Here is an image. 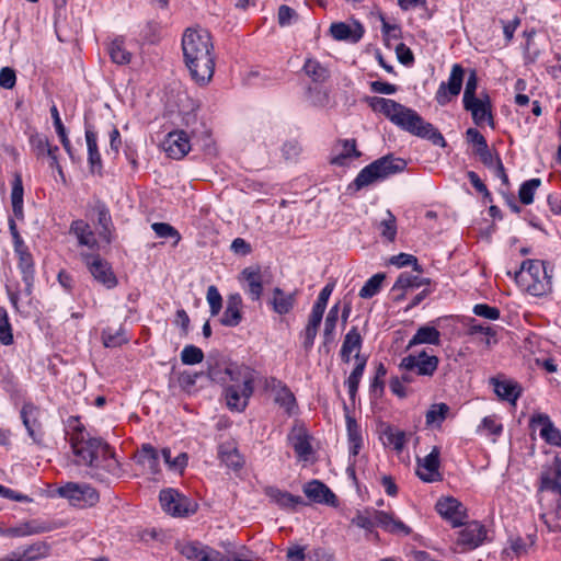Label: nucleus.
Listing matches in <instances>:
<instances>
[{
  "mask_svg": "<svg viewBox=\"0 0 561 561\" xmlns=\"http://www.w3.org/2000/svg\"><path fill=\"white\" fill-rule=\"evenodd\" d=\"M73 423L69 442L78 458L77 463L87 467L85 474L101 483H108L111 477H118L122 467L112 447L102 438L91 436L78 420Z\"/></svg>",
  "mask_w": 561,
  "mask_h": 561,
  "instance_id": "nucleus-1",
  "label": "nucleus"
},
{
  "mask_svg": "<svg viewBox=\"0 0 561 561\" xmlns=\"http://www.w3.org/2000/svg\"><path fill=\"white\" fill-rule=\"evenodd\" d=\"M210 33L197 27H188L182 35V51L191 78L199 85L210 82L215 72V53Z\"/></svg>",
  "mask_w": 561,
  "mask_h": 561,
  "instance_id": "nucleus-2",
  "label": "nucleus"
},
{
  "mask_svg": "<svg viewBox=\"0 0 561 561\" xmlns=\"http://www.w3.org/2000/svg\"><path fill=\"white\" fill-rule=\"evenodd\" d=\"M380 112L394 125L404 131L431 141L434 146L446 147L447 142L442 133L431 123L425 122L410 107H380Z\"/></svg>",
  "mask_w": 561,
  "mask_h": 561,
  "instance_id": "nucleus-3",
  "label": "nucleus"
},
{
  "mask_svg": "<svg viewBox=\"0 0 561 561\" xmlns=\"http://www.w3.org/2000/svg\"><path fill=\"white\" fill-rule=\"evenodd\" d=\"M225 374L233 382L225 389L227 405L242 412L253 393L254 371L248 366L231 364L225 368Z\"/></svg>",
  "mask_w": 561,
  "mask_h": 561,
  "instance_id": "nucleus-4",
  "label": "nucleus"
},
{
  "mask_svg": "<svg viewBox=\"0 0 561 561\" xmlns=\"http://www.w3.org/2000/svg\"><path fill=\"white\" fill-rule=\"evenodd\" d=\"M405 168L407 161L404 159L394 157L393 154L383 156L363 168L353 181L352 186L356 191H359L400 173Z\"/></svg>",
  "mask_w": 561,
  "mask_h": 561,
  "instance_id": "nucleus-5",
  "label": "nucleus"
},
{
  "mask_svg": "<svg viewBox=\"0 0 561 561\" xmlns=\"http://www.w3.org/2000/svg\"><path fill=\"white\" fill-rule=\"evenodd\" d=\"M526 274L527 291L536 297H541L551 290V275L547 272L546 262L540 260H525L520 268L515 272V277Z\"/></svg>",
  "mask_w": 561,
  "mask_h": 561,
  "instance_id": "nucleus-6",
  "label": "nucleus"
},
{
  "mask_svg": "<svg viewBox=\"0 0 561 561\" xmlns=\"http://www.w3.org/2000/svg\"><path fill=\"white\" fill-rule=\"evenodd\" d=\"M238 279L249 299L259 301L263 294V286L270 283V273L260 265H251L240 272Z\"/></svg>",
  "mask_w": 561,
  "mask_h": 561,
  "instance_id": "nucleus-7",
  "label": "nucleus"
},
{
  "mask_svg": "<svg viewBox=\"0 0 561 561\" xmlns=\"http://www.w3.org/2000/svg\"><path fill=\"white\" fill-rule=\"evenodd\" d=\"M159 500L164 512L175 517H185L196 512L197 504L174 489L160 492Z\"/></svg>",
  "mask_w": 561,
  "mask_h": 561,
  "instance_id": "nucleus-8",
  "label": "nucleus"
},
{
  "mask_svg": "<svg viewBox=\"0 0 561 561\" xmlns=\"http://www.w3.org/2000/svg\"><path fill=\"white\" fill-rule=\"evenodd\" d=\"M439 359L426 351L404 356L399 365L402 370L414 371L419 377H432L438 368Z\"/></svg>",
  "mask_w": 561,
  "mask_h": 561,
  "instance_id": "nucleus-9",
  "label": "nucleus"
},
{
  "mask_svg": "<svg viewBox=\"0 0 561 561\" xmlns=\"http://www.w3.org/2000/svg\"><path fill=\"white\" fill-rule=\"evenodd\" d=\"M84 260L89 272L98 283L107 289L116 287L117 278L108 262L93 254L85 255Z\"/></svg>",
  "mask_w": 561,
  "mask_h": 561,
  "instance_id": "nucleus-10",
  "label": "nucleus"
},
{
  "mask_svg": "<svg viewBox=\"0 0 561 561\" xmlns=\"http://www.w3.org/2000/svg\"><path fill=\"white\" fill-rule=\"evenodd\" d=\"M538 491L561 494V458L559 456H556L550 463L542 467Z\"/></svg>",
  "mask_w": 561,
  "mask_h": 561,
  "instance_id": "nucleus-11",
  "label": "nucleus"
},
{
  "mask_svg": "<svg viewBox=\"0 0 561 561\" xmlns=\"http://www.w3.org/2000/svg\"><path fill=\"white\" fill-rule=\"evenodd\" d=\"M465 77V69L458 65L455 64L451 67V71L448 78L447 82H442L437 93L436 98L439 103H449L453 101L454 98H456L460 91L461 85Z\"/></svg>",
  "mask_w": 561,
  "mask_h": 561,
  "instance_id": "nucleus-12",
  "label": "nucleus"
},
{
  "mask_svg": "<svg viewBox=\"0 0 561 561\" xmlns=\"http://www.w3.org/2000/svg\"><path fill=\"white\" fill-rule=\"evenodd\" d=\"M437 513L446 520H448L453 527H458L465 524L467 518L466 508L462 503L455 497H443L436 503Z\"/></svg>",
  "mask_w": 561,
  "mask_h": 561,
  "instance_id": "nucleus-13",
  "label": "nucleus"
},
{
  "mask_svg": "<svg viewBox=\"0 0 561 561\" xmlns=\"http://www.w3.org/2000/svg\"><path fill=\"white\" fill-rule=\"evenodd\" d=\"M529 426L533 430L540 427V437L549 445L561 446V431L554 426L548 414L537 413L530 419Z\"/></svg>",
  "mask_w": 561,
  "mask_h": 561,
  "instance_id": "nucleus-14",
  "label": "nucleus"
},
{
  "mask_svg": "<svg viewBox=\"0 0 561 561\" xmlns=\"http://www.w3.org/2000/svg\"><path fill=\"white\" fill-rule=\"evenodd\" d=\"M163 148L172 159H182L191 150L190 137L186 130H173L167 135Z\"/></svg>",
  "mask_w": 561,
  "mask_h": 561,
  "instance_id": "nucleus-15",
  "label": "nucleus"
},
{
  "mask_svg": "<svg viewBox=\"0 0 561 561\" xmlns=\"http://www.w3.org/2000/svg\"><path fill=\"white\" fill-rule=\"evenodd\" d=\"M439 448L433 447L432 451L422 460L417 459L419 468L416 470L417 477L424 482H435L442 479L438 471L439 469Z\"/></svg>",
  "mask_w": 561,
  "mask_h": 561,
  "instance_id": "nucleus-16",
  "label": "nucleus"
},
{
  "mask_svg": "<svg viewBox=\"0 0 561 561\" xmlns=\"http://www.w3.org/2000/svg\"><path fill=\"white\" fill-rule=\"evenodd\" d=\"M486 537V530L478 522L466 524L458 534L457 545L466 550H471L480 546Z\"/></svg>",
  "mask_w": 561,
  "mask_h": 561,
  "instance_id": "nucleus-17",
  "label": "nucleus"
},
{
  "mask_svg": "<svg viewBox=\"0 0 561 561\" xmlns=\"http://www.w3.org/2000/svg\"><path fill=\"white\" fill-rule=\"evenodd\" d=\"M266 388L275 393V402L282 407L287 414L291 415L297 407L296 399L290 389L276 378L266 380Z\"/></svg>",
  "mask_w": 561,
  "mask_h": 561,
  "instance_id": "nucleus-18",
  "label": "nucleus"
},
{
  "mask_svg": "<svg viewBox=\"0 0 561 561\" xmlns=\"http://www.w3.org/2000/svg\"><path fill=\"white\" fill-rule=\"evenodd\" d=\"M134 460L142 471L151 474L160 472V457L158 450L150 444H142L134 455Z\"/></svg>",
  "mask_w": 561,
  "mask_h": 561,
  "instance_id": "nucleus-19",
  "label": "nucleus"
},
{
  "mask_svg": "<svg viewBox=\"0 0 561 561\" xmlns=\"http://www.w3.org/2000/svg\"><path fill=\"white\" fill-rule=\"evenodd\" d=\"M264 494L272 503L282 510L295 511L298 505L304 504V499L301 496L294 495L287 491L278 489L277 486H265Z\"/></svg>",
  "mask_w": 561,
  "mask_h": 561,
  "instance_id": "nucleus-20",
  "label": "nucleus"
},
{
  "mask_svg": "<svg viewBox=\"0 0 561 561\" xmlns=\"http://www.w3.org/2000/svg\"><path fill=\"white\" fill-rule=\"evenodd\" d=\"M39 410L31 403L22 407L21 419L28 433V436L35 443H39L43 438L42 425L38 421Z\"/></svg>",
  "mask_w": 561,
  "mask_h": 561,
  "instance_id": "nucleus-21",
  "label": "nucleus"
},
{
  "mask_svg": "<svg viewBox=\"0 0 561 561\" xmlns=\"http://www.w3.org/2000/svg\"><path fill=\"white\" fill-rule=\"evenodd\" d=\"M362 152L357 150L355 139H340L333 148L331 163L343 167L350 159H357Z\"/></svg>",
  "mask_w": 561,
  "mask_h": 561,
  "instance_id": "nucleus-22",
  "label": "nucleus"
},
{
  "mask_svg": "<svg viewBox=\"0 0 561 561\" xmlns=\"http://www.w3.org/2000/svg\"><path fill=\"white\" fill-rule=\"evenodd\" d=\"M242 306L241 295L239 293L230 294L220 323L225 327H237L242 320Z\"/></svg>",
  "mask_w": 561,
  "mask_h": 561,
  "instance_id": "nucleus-23",
  "label": "nucleus"
},
{
  "mask_svg": "<svg viewBox=\"0 0 561 561\" xmlns=\"http://www.w3.org/2000/svg\"><path fill=\"white\" fill-rule=\"evenodd\" d=\"M267 304L275 313L279 316L287 314L296 305V293H285L282 288L275 287Z\"/></svg>",
  "mask_w": 561,
  "mask_h": 561,
  "instance_id": "nucleus-24",
  "label": "nucleus"
},
{
  "mask_svg": "<svg viewBox=\"0 0 561 561\" xmlns=\"http://www.w3.org/2000/svg\"><path fill=\"white\" fill-rule=\"evenodd\" d=\"M304 493L313 502L324 503L333 506L336 504L335 494L319 480H312L305 484Z\"/></svg>",
  "mask_w": 561,
  "mask_h": 561,
  "instance_id": "nucleus-25",
  "label": "nucleus"
},
{
  "mask_svg": "<svg viewBox=\"0 0 561 561\" xmlns=\"http://www.w3.org/2000/svg\"><path fill=\"white\" fill-rule=\"evenodd\" d=\"M376 526L396 535L408 536L411 534V528L400 519H397L393 514L383 511H374Z\"/></svg>",
  "mask_w": 561,
  "mask_h": 561,
  "instance_id": "nucleus-26",
  "label": "nucleus"
},
{
  "mask_svg": "<svg viewBox=\"0 0 561 561\" xmlns=\"http://www.w3.org/2000/svg\"><path fill=\"white\" fill-rule=\"evenodd\" d=\"M288 439L297 457L305 461L309 460L313 449L310 444V437L306 430L302 427L294 428L288 435Z\"/></svg>",
  "mask_w": 561,
  "mask_h": 561,
  "instance_id": "nucleus-27",
  "label": "nucleus"
},
{
  "mask_svg": "<svg viewBox=\"0 0 561 561\" xmlns=\"http://www.w3.org/2000/svg\"><path fill=\"white\" fill-rule=\"evenodd\" d=\"M49 529L50 528L46 523L37 519H32L9 527L5 530H3L2 534L7 537H25L36 534H43L45 531H48Z\"/></svg>",
  "mask_w": 561,
  "mask_h": 561,
  "instance_id": "nucleus-28",
  "label": "nucleus"
},
{
  "mask_svg": "<svg viewBox=\"0 0 561 561\" xmlns=\"http://www.w3.org/2000/svg\"><path fill=\"white\" fill-rule=\"evenodd\" d=\"M478 88V78L474 70H470L469 76L466 80V87L463 91L462 105L465 106H481L490 105V99L485 95L484 99L476 96Z\"/></svg>",
  "mask_w": 561,
  "mask_h": 561,
  "instance_id": "nucleus-29",
  "label": "nucleus"
},
{
  "mask_svg": "<svg viewBox=\"0 0 561 561\" xmlns=\"http://www.w3.org/2000/svg\"><path fill=\"white\" fill-rule=\"evenodd\" d=\"M70 232L76 236L80 245L88 247L89 249H95L98 247L94 232L84 220L78 219L72 221Z\"/></svg>",
  "mask_w": 561,
  "mask_h": 561,
  "instance_id": "nucleus-30",
  "label": "nucleus"
},
{
  "mask_svg": "<svg viewBox=\"0 0 561 561\" xmlns=\"http://www.w3.org/2000/svg\"><path fill=\"white\" fill-rule=\"evenodd\" d=\"M491 382L494 386L495 393L505 401L511 403H515L517 399L522 394V389L517 382L513 380H499L496 378H492Z\"/></svg>",
  "mask_w": 561,
  "mask_h": 561,
  "instance_id": "nucleus-31",
  "label": "nucleus"
},
{
  "mask_svg": "<svg viewBox=\"0 0 561 561\" xmlns=\"http://www.w3.org/2000/svg\"><path fill=\"white\" fill-rule=\"evenodd\" d=\"M98 214V224L100 225L99 236L106 243L112 241L113 221L107 206L98 202L94 207Z\"/></svg>",
  "mask_w": 561,
  "mask_h": 561,
  "instance_id": "nucleus-32",
  "label": "nucleus"
},
{
  "mask_svg": "<svg viewBox=\"0 0 561 561\" xmlns=\"http://www.w3.org/2000/svg\"><path fill=\"white\" fill-rule=\"evenodd\" d=\"M356 365L352 373L350 374L348 378L345 380V386L347 387L350 399L352 401L355 400L358 386L360 382V379L364 375L367 358L365 356H360V354H355Z\"/></svg>",
  "mask_w": 561,
  "mask_h": 561,
  "instance_id": "nucleus-33",
  "label": "nucleus"
},
{
  "mask_svg": "<svg viewBox=\"0 0 561 561\" xmlns=\"http://www.w3.org/2000/svg\"><path fill=\"white\" fill-rule=\"evenodd\" d=\"M419 344H431V345H439L440 344V332L431 325L420 327L413 337L409 341L408 348H411L414 345Z\"/></svg>",
  "mask_w": 561,
  "mask_h": 561,
  "instance_id": "nucleus-34",
  "label": "nucleus"
},
{
  "mask_svg": "<svg viewBox=\"0 0 561 561\" xmlns=\"http://www.w3.org/2000/svg\"><path fill=\"white\" fill-rule=\"evenodd\" d=\"M430 283V278L421 277L419 275H413L404 272L398 276L396 283L391 288V293H396L398 290L415 289L422 286H428Z\"/></svg>",
  "mask_w": 561,
  "mask_h": 561,
  "instance_id": "nucleus-35",
  "label": "nucleus"
},
{
  "mask_svg": "<svg viewBox=\"0 0 561 561\" xmlns=\"http://www.w3.org/2000/svg\"><path fill=\"white\" fill-rule=\"evenodd\" d=\"M218 457L220 461L228 468L239 470L243 466V458L239 454L237 447L231 444H221L218 448Z\"/></svg>",
  "mask_w": 561,
  "mask_h": 561,
  "instance_id": "nucleus-36",
  "label": "nucleus"
},
{
  "mask_svg": "<svg viewBox=\"0 0 561 561\" xmlns=\"http://www.w3.org/2000/svg\"><path fill=\"white\" fill-rule=\"evenodd\" d=\"M85 141L88 146V162L92 172L102 168L101 154L98 149L96 135L90 130H85Z\"/></svg>",
  "mask_w": 561,
  "mask_h": 561,
  "instance_id": "nucleus-37",
  "label": "nucleus"
},
{
  "mask_svg": "<svg viewBox=\"0 0 561 561\" xmlns=\"http://www.w3.org/2000/svg\"><path fill=\"white\" fill-rule=\"evenodd\" d=\"M23 183L20 174H15L12 182L11 203L16 218L23 217Z\"/></svg>",
  "mask_w": 561,
  "mask_h": 561,
  "instance_id": "nucleus-38",
  "label": "nucleus"
},
{
  "mask_svg": "<svg viewBox=\"0 0 561 561\" xmlns=\"http://www.w3.org/2000/svg\"><path fill=\"white\" fill-rule=\"evenodd\" d=\"M14 252L18 255L19 262L18 267L22 276L35 275L34 260L28 251V247L23 244L22 247H15Z\"/></svg>",
  "mask_w": 561,
  "mask_h": 561,
  "instance_id": "nucleus-39",
  "label": "nucleus"
},
{
  "mask_svg": "<svg viewBox=\"0 0 561 561\" xmlns=\"http://www.w3.org/2000/svg\"><path fill=\"white\" fill-rule=\"evenodd\" d=\"M127 341L122 327L116 329L108 327L102 331V342L105 347H118Z\"/></svg>",
  "mask_w": 561,
  "mask_h": 561,
  "instance_id": "nucleus-40",
  "label": "nucleus"
},
{
  "mask_svg": "<svg viewBox=\"0 0 561 561\" xmlns=\"http://www.w3.org/2000/svg\"><path fill=\"white\" fill-rule=\"evenodd\" d=\"M304 71L314 82H323L329 77L328 69L312 58H308L305 61Z\"/></svg>",
  "mask_w": 561,
  "mask_h": 561,
  "instance_id": "nucleus-41",
  "label": "nucleus"
},
{
  "mask_svg": "<svg viewBox=\"0 0 561 561\" xmlns=\"http://www.w3.org/2000/svg\"><path fill=\"white\" fill-rule=\"evenodd\" d=\"M385 278L386 274L383 273H377L373 275L360 288L358 294L359 297L369 299L376 296L380 291Z\"/></svg>",
  "mask_w": 561,
  "mask_h": 561,
  "instance_id": "nucleus-42",
  "label": "nucleus"
},
{
  "mask_svg": "<svg viewBox=\"0 0 561 561\" xmlns=\"http://www.w3.org/2000/svg\"><path fill=\"white\" fill-rule=\"evenodd\" d=\"M181 125L193 136L201 134V128L205 127L204 123L199 122L195 107H191L181 114Z\"/></svg>",
  "mask_w": 561,
  "mask_h": 561,
  "instance_id": "nucleus-43",
  "label": "nucleus"
},
{
  "mask_svg": "<svg viewBox=\"0 0 561 561\" xmlns=\"http://www.w3.org/2000/svg\"><path fill=\"white\" fill-rule=\"evenodd\" d=\"M339 304H335L334 306L331 307L327 314L323 331L324 344H329L334 341V331L339 319Z\"/></svg>",
  "mask_w": 561,
  "mask_h": 561,
  "instance_id": "nucleus-44",
  "label": "nucleus"
},
{
  "mask_svg": "<svg viewBox=\"0 0 561 561\" xmlns=\"http://www.w3.org/2000/svg\"><path fill=\"white\" fill-rule=\"evenodd\" d=\"M108 54L113 62L126 65L130 61L131 55L125 48L123 41L114 39L108 46Z\"/></svg>",
  "mask_w": 561,
  "mask_h": 561,
  "instance_id": "nucleus-45",
  "label": "nucleus"
},
{
  "mask_svg": "<svg viewBox=\"0 0 561 561\" xmlns=\"http://www.w3.org/2000/svg\"><path fill=\"white\" fill-rule=\"evenodd\" d=\"M206 547L198 541H190L181 545L180 552L190 561H202Z\"/></svg>",
  "mask_w": 561,
  "mask_h": 561,
  "instance_id": "nucleus-46",
  "label": "nucleus"
},
{
  "mask_svg": "<svg viewBox=\"0 0 561 561\" xmlns=\"http://www.w3.org/2000/svg\"><path fill=\"white\" fill-rule=\"evenodd\" d=\"M449 411V407L446 403L433 404L426 412L425 419L427 425H440Z\"/></svg>",
  "mask_w": 561,
  "mask_h": 561,
  "instance_id": "nucleus-47",
  "label": "nucleus"
},
{
  "mask_svg": "<svg viewBox=\"0 0 561 561\" xmlns=\"http://www.w3.org/2000/svg\"><path fill=\"white\" fill-rule=\"evenodd\" d=\"M540 179H530L525 181L518 191V197L522 204L529 205L534 202L536 190L540 186Z\"/></svg>",
  "mask_w": 561,
  "mask_h": 561,
  "instance_id": "nucleus-48",
  "label": "nucleus"
},
{
  "mask_svg": "<svg viewBox=\"0 0 561 561\" xmlns=\"http://www.w3.org/2000/svg\"><path fill=\"white\" fill-rule=\"evenodd\" d=\"M82 484L68 482L65 485L58 488L57 493L65 499L71 501L75 505L80 504V496L82 495L81 491Z\"/></svg>",
  "mask_w": 561,
  "mask_h": 561,
  "instance_id": "nucleus-49",
  "label": "nucleus"
},
{
  "mask_svg": "<svg viewBox=\"0 0 561 561\" xmlns=\"http://www.w3.org/2000/svg\"><path fill=\"white\" fill-rule=\"evenodd\" d=\"M362 344H363V339L359 334V331H358L357 327H353L344 336V341H343L341 348L346 350L351 353L356 351V354H359Z\"/></svg>",
  "mask_w": 561,
  "mask_h": 561,
  "instance_id": "nucleus-50",
  "label": "nucleus"
},
{
  "mask_svg": "<svg viewBox=\"0 0 561 561\" xmlns=\"http://www.w3.org/2000/svg\"><path fill=\"white\" fill-rule=\"evenodd\" d=\"M204 359L203 351L195 345H185L181 352V362L184 365H196Z\"/></svg>",
  "mask_w": 561,
  "mask_h": 561,
  "instance_id": "nucleus-51",
  "label": "nucleus"
},
{
  "mask_svg": "<svg viewBox=\"0 0 561 561\" xmlns=\"http://www.w3.org/2000/svg\"><path fill=\"white\" fill-rule=\"evenodd\" d=\"M0 343L3 345H11L13 343L12 328L9 322L8 312L3 307H0Z\"/></svg>",
  "mask_w": 561,
  "mask_h": 561,
  "instance_id": "nucleus-52",
  "label": "nucleus"
},
{
  "mask_svg": "<svg viewBox=\"0 0 561 561\" xmlns=\"http://www.w3.org/2000/svg\"><path fill=\"white\" fill-rule=\"evenodd\" d=\"M48 552V546L45 542H36L28 546L20 553L23 561H34L45 557Z\"/></svg>",
  "mask_w": 561,
  "mask_h": 561,
  "instance_id": "nucleus-53",
  "label": "nucleus"
},
{
  "mask_svg": "<svg viewBox=\"0 0 561 561\" xmlns=\"http://www.w3.org/2000/svg\"><path fill=\"white\" fill-rule=\"evenodd\" d=\"M152 230L159 238H172L174 239V245H176L181 240V234L179 231L167 222H154L151 226Z\"/></svg>",
  "mask_w": 561,
  "mask_h": 561,
  "instance_id": "nucleus-54",
  "label": "nucleus"
},
{
  "mask_svg": "<svg viewBox=\"0 0 561 561\" xmlns=\"http://www.w3.org/2000/svg\"><path fill=\"white\" fill-rule=\"evenodd\" d=\"M206 299L209 305L210 314L217 316L222 308V297L216 286L207 288Z\"/></svg>",
  "mask_w": 561,
  "mask_h": 561,
  "instance_id": "nucleus-55",
  "label": "nucleus"
},
{
  "mask_svg": "<svg viewBox=\"0 0 561 561\" xmlns=\"http://www.w3.org/2000/svg\"><path fill=\"white\" fill-rule=\"evenodd\" d=\"M471 110L473 122L478 126H484L485 124L493 126V117L491 113L492 107H466Z\"/></svg>",
  "mask_w": 561,
  "mask_h": 561,
  "instance_id": "nucleus-56",
  "label": "nucleus"
},
{
  "mask_svg": "<svg viewBox=\"0 0 561 561\" xmlns=\"http://www.w3.org/2000/svg\"><path fill=\"white\" fill-rule=\"evenodd\" d=\"M390 263L392 265H396L397 267H404V266L412 265L414 271H416L419 273L422 272V267L419 265L417 259L412 254L400 253L398 255H393L390 259Z\"/></svg>",
  "mask_w": 561,
  "mask_h": 561,
  "instance_id": "nucleus-57",
  "label": "nucleus"
},
{
  "mask_svg": "<svg viewBox=\"0 0 561 561\" xmlns=\"http://www.w3.org/2000/svg\"><path fill=\"white\" fill-rule=\"evenodd\" d=\"M202 561H250L249 559H243L238 554H233L231 558H226L224 553L220 551L207 546L206 550L203 554Z\"/></svg>",
  "mask_w": 561,
  "mask_h": 561,
  "instance_id": "nucleus-58",
  "label": "nucleus"
},
{
  "mask_svg": "<svg viewBox=\"0 0 561 561\" xmlns=\"http://www.w3.org/2000/svg\"><path fill=\"white\" fill-rule=\"evenodd\" d=\"M472 312L476 316L488 319V320H497L501 314L499 308L489 306L486 304L474 305Z\"/></svg>",
  "mask_w": 561,
  "mask_h": 561,
  "instance_id": "nucleus-59",
  "label": "nucleus"
},
{
  "mask_svg": "<svg viewBox=\"0 0 561 561\" xmlns=\"http://www.w3.org/2000/svg\"><path fill=\"white\" fill-rule=\"evenodd\" d=\"M387 375V369L385 367L383 364H379L376 368V373H375V376L371 380V383H370V391L375 394V396H380L383 391V378L386 377Z\"/></svg>",
  "mask_w": 561,
  "mask_h": 561,
  "instance_id": "nucleus-60",
  "label": "nucleus"
},
{
  "mask_svg": "<svg viewBox=\"0 0 561 561\" xmlns=\"http://www.w3.org/2000/svg\"><path fill=\"white\" fill-rule=\"evenodd\" d=\"M535 545V539L531 536L527 538L517 537L512 540L511 548L517 557L526 554L528 548Z\"/></svg>",
  "mask_w": 561,
  "mask_h": 561,
  "instance_id": "nucleus-61",
  "label": "nucleus"
},
{
  "mask_svg": "<svg viewBox=\"0 0 561 561\" xmlns=\"http://www.w3.org/2000/svg\"><path fill=\"white\" fill-rule=\"evenodd\" d=\"M278 24L280 26H288L298 18L297 12L286 4H282L278 8Z\"/></svg>",
  "mask_w": 561,
  "mask_h": 561,
  "instance_id": "nucleus-62",
  "label": "nucleus"
},
{
  "mask_svg": "<svg viewBox=\"0 0 561 561\" xmlns=\"http://www.w3.org/2000/svg\"><path fill=\"white\" fill-rule=\"evenodd\" d=\"M308 561H335V557L331 550L316 547L308 552Z\"/></svg>",
  "mask_w": 561,
  "mask_h": 561,
  "instance_id": "nucleus-63",
  "label": "nucleus"
},
{
  "mask_svg": "<svg viewBox=\"0 0 561 561\" xmlns=\"http://www.w3.org/2000/svg\"><path fill=\"white\" fill-rule=\"evenodd\" d=\"M286 559L287 561H306L308 559L306 547L300 545L289 546L286 549Z\"/></svg>",
  "mask_w": 561,
  "mask_h": 561,
  "instance_id": "nucleus-64",
  "label": "nucleus"
}]
</instances>
